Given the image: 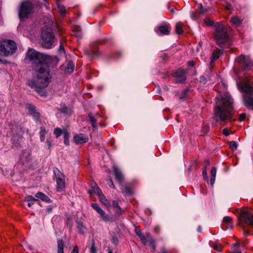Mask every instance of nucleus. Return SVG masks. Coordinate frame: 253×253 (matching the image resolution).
I'll list each match as a JSON object with an SVG mask.
<instances>
[{"label":"nucleus","instance_id":"f257e3e1","mask_svg":"<svg viewBox=\"0 0 253 253\" xmlns=\"http://www.w3.org/2000/svg\"><path fill=\"white\" fill-rule=\"evenodd\" d=\"M27 57L32 63L34 79L28 82V84L42 96L45 95L43 89L45 88L51 81L49 66L57 64L59 60L56 56H51L38 52L33 49H29Z\"/></svg>","mask_w":253,"mask_h":253},{"label":"nucleus","instance_id":"f03ea898","mask_svg":"<svg viewBox=\"0 0 253 253\" xmlns=\"http://www.w3.org/2000/svg\"><path fill=\"white\" fill-rule=\"evenodd\" d=\"M233 103V99L228 96H226L220 101L216 102L214 112L217 121L223 122L228 120L230 122L235 121V119H232Z\"/></svg>","mask_w":253,"mask_h":253},{"label":"nucleus","instance_id":"7ed1b4c3","mask_svg":"<svg viewBox=\"0 0 253 253\" xmlns=\"http://www.w3.org/2000/svg\"><path fill=\"white\" fill-rule=\"evenodd\" d=\"M214 26L215 29L214 40L217 44H223L227 41L228 39L227 29L225 26L220 23H216Z\"/></svg>","mask_w":253,"mask_h":253},{"label":"nucleus","instance_id":"20e7f679","mask_svg":"<svg viewBox=\"0 0 253 253\" xmlns=\"http://www.w3.org/2000/svg\"><path fill=\"white\" fill-rule=\"evenodd\" d=\"M17 49L14 42L11 40H2L0 41V55L8 56L13 54Z\"/></svg>","mask_w":253,"mask_h":253},{"label":"nucleus","instance_id":"39448f33","mask_svg":"<svg viewBox=\"0 0 253 253\" xmlns=\"http://www.w3.org/2000/svg\"><path fill=\"white\" fill-rule=\"evenodd\" d=\"M237 85L240 92H244L246 95L253 96V81L245 77L237 81Z\"/></svg>","mask_w":253,"mask_h":253},{"label":"nucleus","instance_id":"423d86ee","mask_svg":"<svg viewBox=\"0 0 253 253\" xmlns=\"http://www.w3.org/2000/svg\"><path fill=\"white\" fill-rule=\"evenodd\" d=\"M35 5L29 0L23 1L19 10V17L20 19L27 18L34 12Z\"/></svg>","mask_w":253,"mask_h":253},{"label":"nucleus","instance_id":"0eeeda50","mask_svg":"<svg viewBox=\"0 0 253 253\" xmlns=\"http://www.w3.org/2000/svg\"><path fill=\"white\" fill-rule=\"evenodd\" d=\"M42 38L43 40L42 46L46 48H51L54 42V36L52 32L42 30Z\"/></svg>","mask_w":253,"mask_h":253},{"label":"nucleus","instance_id":"6e6552de","mask_svg":"<svg viewBox=\"0 0 253 253\" xmlns=\"http://www.w3.org/2000/svg\"><path fill=\"white\" fill-rule=\"evenodd\" d=\"M53 172L56 177L57 191L62 192L65 188V176L58 169H54Z\"/></svg>","mask_w":253,"mask_h":253},{"label":"nucleus","instance_id":"1a4fd4ad","mask_svg":"<svg viewBox=\"0 0 253 253\" xmlns=\"http://www.w3.org/2000/svg\"><path fill=\"white\" fill-rule=\"evenodd\" d=\"M236 62L244 70H250L253 68V63L248 56L240 55L236 58Z\"/></svg>","mask_w":253,"mask_h":253},{"label":"nucleus","instance_id":"9d476101","mask_svg":"<svg viewBox=\"0 0 253 253\" xmlns=\"http://www.w3.org/2000/svg\"><path fill=\"white\" fill-rule=\"evenodd\" d=\"M11 129L13 132H18V133L15 134L13 135L11 139V141L12 145L14 147H18L23 139L22 134L23 131L22 128L20 126L19 127H17L16 129L14 127H12Z\"/></svg>","mask_w":253,"mask_h":253},{"label":"nucleus","instance_id":"9b49d317","mask_svg":"<svg viewBox=\"0 0 253 253\" xmlns=\"http://www.w3.org/2000/svg\"><path fill=\"white\" fill-rule=\"evenodd\" d=\"M137 235L140 238L142 243L144 245H147V244H149L154 249H155V246L154 244V241L153 239L150 236H147L145 237L140 231H139L137 233Z\"/></svg>","mask_w":253,"mask_h":253},{"label":"nucleus","instance_id":"f8f14e48","mask_svg":"<svg viewBox=\"0 0 253 253\" xmlns=\"http://www.w3.org/2000/svg\"><path fill=\"white\" fill-rule=\"evenodd\" d=\"M186 71L182 69H178L173 73L172 75L176 78L177 82H183L186 79Z\"/></svg>","mask_w":253,"mask_h":253},{"label":"nucleus","instance_id":"ddd939ff","mask_svg":"<svg viewBox=\"0 0 253 253\" xmlns=\"http://www.w3.org/2000/svg\"><path fill=\"white\" fill-rule=\"evenodd\" d=\"M241 217L245 222L250 225H253V214L249 211H244L241 213Z\"/></svg>","mask_w":253,"mask_h":253},{"label":"nucleus","instance_id":"4468645a","mask_svg":"<svg viewBox=\"0 0 253 253\" xmlns=\"http://www.w3.org/2000/svg\"><path fill=\"white\" fill-rule=\"evenodd\" d=\"M88 140V137L82 133L75 134L74 136V141L77 144H83Z\"/></svg>","mask_w":253,"mask_h":253},{"label":"nucleus","instance_id":"2eb2a0df","mask_svg":"<svg viewBox=\"0 0 253 253\" xmlns=\"http://www.w3.org/2000/svg\"><path fill=\"white\" fill-rule=\"evenodd\" d=\"M243 99L244 104L246 107L250 108L253 106V96L244 93L243 95Z\"/></svg>","mask_w":253,"mask_h":253},{"label":"nucleus","instance_id":"dca6fc26","mask_svg":"<svg viewBox=\"0 0 253 253\" xmlns=\"http://www.w3.org/2000/svg\"><path fill=\"white\" fill-rule=\"evenodd\" d=\"M170 25L169 23L161 25L159 27V31L164 35H169L170 31Z\"/></svg>","mask_w":253,"mask_h":253},{"label":"nucleus","instance_id":"f3484780","mask_svg":"<svg viewBox=\"0 0 253 253\" xmlns=\"http://www.w3.org/2000/svg\"><path fill=\"white\" fill-rule=\"evenodd\" d=\"M113 171L114 172L116 180L119 182H121L124 179V176L122 172L116 167L114 168Z\"/></svg>","mask_w":253,"mask_h":253},{"label":"nucleus","instance_id":"a211bd4d","mask_svg":"<svg viewBox=\"0 0 253 253\" xmlns=\"http://www.w3.org/2000/svg\"><path fill=\"white\" fill-rule=\"evenodd\" d=\"M91 190L89 191V193L91 194L92 193H96L97 195L101 193V190L95 182H92L90 184Z\"/></svg>","mask_w":253,"mask_h":253},{"label":"nucleus","instance_id":"6ab92c4d","mask_svg":"<svg viewBox=\"0 0 253 253\" xmlns=\"http://www.w3.org/2000/svg\"><path fill=\"white\" fill-rule=\"evenodd\" d=\"M28 108L30 112V114L36 120H38L40 118V114L35 109V107L31 105H29Z\"/></svg>","mask_w":253,"mask_h":253},{"label":"nucleus","instance_id":"aec40b11","mask_svg":"<svg viewBox=\"0 0 253 253\" xmlns=\"http://www.w3.org/2000/svg\"><path fill=\"white\" fill-rule=\"evenodd\" d=\"M24 201L25 202H28V206L30 207L35 202H39V201L38 199H35L33 196L31 195L27 196L25 197Z\"/></svg>","mask_w":253,"mask_h":253},{"label":"nucleus","instance_id":"412c9836","mask_svg":"<svg viewBox=\"0 0 253 253\" xmlns=\"http://www.w3.org/2000/svg\"><path fill=\"white\" fill-rule=\"evenodd\" d=\"M183 24L181 22H178L176 23L175 25V32L178 34H182L183 33Z\"/></svg>","mask_w":253,"mask_h":253},{"label":"nucleus","instance_id":"4be33fe9","mask_svg":"<svg viewBox=\"0 0 253 253\" xmlns=\"http://www.w3.org/2000/svg\"><path fill=\"white\" fill-rule=\"evenodd\" d=\"M35 197L37 198L41 199V200L46 201V202H47L50 200V199L48 198V196H47L44 193H42V192H38L35 195Z\"/></svg>","mask_w":253,"mask_h":253},{"label":"nucleus","instance_id":"5701e85b","mask_svg":"<svg viewBox=\"0 0 253 253\" xmlns=\"http://www.w3.org/2000/svg\"><path fill=\"white\" fill-rule=\"evenodd\" d=\"M223 221L226 224L227 228H233L232 219L229 216H225Z\"/></svg>","mask_w":253,"mask_h":253},{"label":"nucleus","instance_id":"b1692460","mask_svg":"<svg viewBox=\"0 0 253 253\" xmlns=\"http://www.w3.org/2000/svg\"><path fill=\"white\" fill-rule=\"evenodd\" d=\"M216 173V169H215V168L213 167L211 170V185H213V184L214 183L215 180Z\"/></svg>","mask_w":253,"mask_h":253},{"label":"nucleus","instance_id":"393cba45","mask_svg":"<svg viewBox=\"0 0 253 253\" xmlns=\"http://www.w3.org/2000/svg\"><path fill=\"white\" fill-rule=\"evenodd\" d=\"M47 133L45 128L43 127H41L40 132V138L41 142H43L45 140V135Z\"/></svg>","mask_w":253,"mask_h":253},{"label":"nucleus","instance_id":"a878e982","mask_svg":"<svg viewBox=\"0 0 253 253\" xmlns=\"http://www.w3.org/2000/svg\"><path fill=\"white\" fill-rule=\"evenodd\" d=\"M97 195L99 197L100 201L102 204H103L104 205H106L107 206H108L110 205V203L108 202L107 199L103 195L102 192L100 194H97Z\"/></svg>","mask_w":253,"mask_h":253},{"label":"nucleus","instance_id":"bb28decb","mask_svg":"<svg viewBox=\"0 0 253 253\" xmlns=\"http://www.w3.org/2000/svg\"><path fill=\"white\" fill-rule=\"evenodd\" d=\"M198 10L199 11V15H203L208 11V9L204 7L202 3H199L198 4Z\"/></svg>","mask_w":253,"mask_h":253},{"label":"nucleus","instance_id":"cd10ccee","mask_svg":"<svg viewBox=\"0 0 253 253\" xmlns=\"http://www.w3.org/2000/svg\"><path fill=\"white\" fill-rule=\"evenodd\" d=\"M58 253H64V244L61 240L57 241Z\"/></svg>","mask_w":253,"mask_h":253},{"label":"nucleus","instance_id":"c85d7f7f","mask_svg":"<svg viewBox=\"0 0 253 253\" xmlns=\"http://www.w3.org/2000/svg\"><path fill=\"white\" fill-rule=\"evenodd\" d=\"M100 216L102 218V219L104 221H111L112 219L110 217V216L108 214H107L104 211H103L100 213Z\"/></svg>","mask_w":253,"mask_h":253},{"label":"nucleus","instance_id":"c756f323","mask_svg":"<svg viewBox=\"0 0 253 253\" xmlns=\"http://www.w3.org/2000/svg\"><path fill=\"white\" fill-rule=\"evenodd\" d=\"M74 66L72 62H69L67 64V66L65 69V72L70 74L72 73L74 71Z\"/></svg>","mask_w":253,"mask_h":253},{"label":"nucleus","instance_id":"7c9ffc66","mask_svg":"<svg viewBox=\"0 0 253 253\" xmlns=\"http://www.w3.org/2000/svg\"><path fill=\"white\" fill-rule=\"evenodd\" d=\"M230 22L236 26H239L241 23V20L237 16H233L230 19Z\"/></svg>","mask_w":253,"mask_h":253},{"label":"nucleus","instance_id":"2f4dec72","mask_svg":"<svg viewBox=\"0 0 253 253\" xmlns=\"http://www.w3.org/2000/svg\"><path fill=\"white\" fill-rule=\"evenodd\" d=\"M213 249L215 251L220 252L222 250V245L218 241H215L213 245L211 246Z\"/></svg>","mask_w":253,"mask_h":253},{"label":"nucleus","instance_id":"473e14b6","mask_svg":"<svg viewBox=\"0 0 253 253\" xmlns=\"http://www.w3.org/2000/svg\"><path fill=\"white\" fill-rule=\"evenodd\" d=\"M57 6L59 10V13L62 16H64L66 14V8L64 5L59 4L57 3Z\"/></svg>","mask_w":253,"mask_h":253},{"label":"nucleus","instance_id":"72a5a7b5","mask_svg":"<svg viewBox=\"0 0 253 253\" xmlns=\"http://www.w3.org/2000/svg\"><path fill=\"white\" fill-rule=\"evenodd\" d=\"M91 207L95 210L99 214H100L103 210L100 208L99 205L95 203L91 204Z\"/></svg>","mask_w":253,"mask_h":253},{"label":"nucleus","instance_id":"f704fd0d","mask_svg":"<svg viewBox=\"0 0 253 253\" xmlns=\"http://www.w3.org/2000/svg\"><path fill=\"white\" fill-rule=\"evenodd\" d=\"M64 134V143L66 145H68L69 144V133L67 131H64L63 132Z\"/></svg>","mask_w":253,"mask_h":253},{"label":"nucleus","instance_id":"c9c22d12","mask_svg":"<svg viewBox=\"0 0 253 253\" xmlns=\"http://www.w3.org/2000/svg\"><path fill=\"white\" fill-rule=\"evenodd\" d=\"M88 117L90 119V121L91 123V125L92 127L95 128L96 127V120L94 119L93 115L91 113L88 114Z\"/></svg>","mask_w":253,"mask_h":253},{"label":"nucleus","instance_id":"e433bc0d","mask_svg":"<svg viewBox=\"0 0 253 253\" xmlns=\"http://www.w3.org/2000/svg\"><path fill=\"white\" fill-rule=\"evenodd\" d=\"M54 133L56 137H58L62 133V130L58 127L55 128L54 131Z\"/></svg>","mask_w":253,"mask_h":253},{"label":"nucleus","instance_id":"4c0bfd02","mask_svg":"<svg viewBox=\"0 0 253 253\" xmlns=\"http://www.w3.org/2000/svg\"><path fill=\"white\" fill-rule=\"evenodd\" d=\"M112 206L115 208L117 212L121 211V208L119 206L118 202L117 201H114L112 202Z\"/></svg>","mask_w":253,"mask_h":253},{"label":"nucleus","instance_id":"58836bf2","mask_svg":"<svg viewBox=\"0 0 253 253\" xmlns=\"http://www.w3.org/2000/svg\"><path fill=\"white\" fill-rule=\"evenodd\" d=\"M229 147L232 150H235L237 148V144L235 141H231L229 143Z\"/></svg>","mask_w":253,"mask_h":253},{"label":"nucleus","instance_id":"ea45409f","mask_svg":"<svg viewBox=\"0 0 253 253\" xmlns=\"http://www.w3.org/2000/svg\"><path fill=\"white\" fill-rule=\"evenodd\" d=\"M204 22L206 24V25L209 26H212L214 24L213 21H212V20L209 19V18H206L204 20Z\"/></svg>","mask_w":253,"mask_h":253},{"label":"nucleus","instance_id":"a19ab883","mask_svg":"<svg viewBox=\"0 0 253 253\" xmlns=\"http://www.w3.org/2000/svg\"><path fill=\"white\" fill-rule=\"evenodd\" d=\"M90 252L91 253H96L97 250L95 247V242L94 240L92 241V245L90 248Z\"/></svg>","mask_w":253,"mask_h":253},{"label":"nucleus","instance_id":"79ce46f5","mask_svg":"<svg viewBox=\"0 0 253 253\" xmlns=\"http://www.w3.org/2000/svg\"><path fill=\"white\" fill-rule=\"evenodd\" d=\"M123 192L126 194L129 195L132 193V190L128 187H125Z\"/></svg>","mask_w":253,"mask_h":253},{"label":"nucleus","instance_id":"37998d69","mask_svg":"<svg viewBox=\"0 0 253 253\" xmlns=\"http://www.w3.org/2000/svg\"><path fill=\"white\" fill-rule=\"evenodd\" d=\"M219 57V53L217 51L213 52L212 55V58L213 60H215L216 59L218 58Z\"/></svg>","mask_w":253,"mask_h":253},{"label":"nucleus","instance_id":"c03bdc74","mask_svg":"<svg viewBox=\"0 0 253 253\" xmlns=\"http://www.w3.org/2000/svg\"><path fill=\"white\" fill-rule=\"evenodd\" d=\"M246 115L245 113H242L241 114H240L239 117V121L240 122L244 121L246 118Z\"/></svg>","mask_w":253,"mask_h":253},{"label":"nucleus","instance_id":"a18cd8bd","mask_svg":"<svg viewBox=\"0 0 253 253\" xmlns=\"http://www.w3.org/2000/svg\"><path fill=\"white\" fill-rule=\"evenodd\" d=\"M202 174H203L204 178L205 179H206L207 180H208V174H207L206 168L203 169Z\"/></svg>","mask_w":253,"mask_h":253},{"label":"nucleus","instance_id":"49530a36","mask_svg":"<svg viewBox=\"0 0 253 253\" xmlns=\"http://www.w3.org/2000/svg\"><path fill=\"white\" fill-rule=\"evenodd\" d=\"M108 184L112 188H115V185H114V184L113 183V181H112V180L110 178L109 179H108Z\"/></svg>","mask_w":253,"mask_h":253},{"label":"nucleus","instance_id":"de8ad7c7","mask_svg":"<svg viewBox=\"0 0 253 253\" xmlns=\"http://www.w3.org/2000/svg\"><path fill=\"white\" fill-rule=\"evenodd\" d=\"M46 144H47V146H48V149H50V148L51 147V146H52V142L51 140H50L49 139H47L46 141Z\"/></svg>","mask_w":253,"mask_h":253},{"label":"nucleus","instance_id":"09e8293b","mask_svg":"<svg viewBox=\"0 0 253 253\" xmlns=\"http://www.w3.org/2000/svg\"><path fill=\"white\" fill-rule=\"evenodd\" d=\"M190 17L191 18L193 19V20H195L196 19V14H195L194 12H193V11H191L190 13Z\"/></svg>","mask_w":253,"mask_h":253},{"label":"nucleus","instance_id":"8fccbe9b","mask_svg":"<svg viewBox=\"0 0 253 253\" xmlns=\"http://www.w3.org/2000/svg\"><path fill=\"white\" fill-rule=\"evenodd\" d=\"M223 134L225 136L229 135V130L227 128H225L223 129Z\"/></svg>","mask_w":253,"mask_h":253},{"label":"nucleus","instance_id":"3c124183","mask_svg":"<svg viewBox=\"0 0 253 253\" xmlns=\"http://www.w3.org/2000/svg\"><path fill=\"white\" fill-rule=\"evenodd\" d=\"M61 112L62 113L67 114V113H68V110L67 108H66V107L62 108L61 109Z\"/></svg>","mask_w":253,"mask_h":253},{"label":"nucleus","instance_id":"603ef678","mask_svg":"<svg viewBox=\"0 0 253 253\" xmlns=\"http://www.w3.org/2000/svg\"><path fill=\"white\" fill-rule=\"evenodd\" d=\"M71 253H79V249L77 246H75L73 251H72Z\"/></svg>","mask_w":253,"mask_h":253},{"label":"nucleus","instance_id":"864d4df0","mask_svg":"<svg viewBox=\"0 0 253 253\" xmlns=\"http://www.w3.org/2000/svg\"><path fill=\"white\" fill-rule=\"evenodd\" d=\"M159 253H169L168 251H167L165 248H163L161 249V251Z\"/></svg>","mask_w":253,"mask_h":253},{"label":"nucleus","instance_id":"5fc2aeb1","mask_svg":"<svg viewBox=\"0 0 253 253\" xmlns=\"http://www.w3.org/2000/svg\"><path fill=\"white\" fill-rule=\"evenodd\" d=\"M225 8L226 10H230L231 9V3H228V4H227L225 6Z\"/></svg>","mask_w":253,"mask_h":253},{"label":"nucleus","instance_id":"6e6d98bb","mask_svg":"<svg viewBox=\"0 0 253 253\" xmlns=\"http://www.w3.org/2000/svg\"><path fill=\"white\" fill-rule=\"evenodd\" d=\"M188 64L189 66L193 67L195 65V62L193 61H190L188 62Z\"/></svg>","mask_w":253,"mask_h":253},{"label":"nucleus","instance_id":"4d7b16f0","mask_svg":"<svg viewBox=\"0 0 253 253\" xmlns=\"http://www.w3.org/2000/svg\"><path fill=\"white\" fill-rule=\"evenodd\" d=\"M59 50L60 52H64V51H65L64 47H63V45L61 44L60 45V47H59Z\"/></svg>","mask_w":253,"mask_h":253},{"label":"nucleus","instance_id":"13d9d810","mask_svg":"<svg viewBox=\"0 0 253 253\" xmlns=\"http://www.w3.org/2000/svg\"><path fill=\"white\" fill-rule=\"evenodd\" d=\"M224 2L226 3V4L233 3V0H223Z\"/></svg>","mask_w":253,"mask_h":253},{"label":"nucleus","instance_id":"bf43d9fd","mask_svg":"<svg viewBox=\"0 0 253 253\" xmlns=\"http://www.w3.org/2000/svg\"><path fill=\"white\" fill-rule=\"evenodd\" d=\"M186 94H187V91H184L183 92V95H182V96H181V97H180V99L184 98V96L186 95Z\"/></svg>","mask_w":253,"mask_h":253},{"label":"nucleus","instance_id":"052dcab7","mask_svg":"<svg viewBox=\"0 0 253 253\" xmlns=\"http://www.w3.org/2000/svg\"><path fill=\"white\" fill-rule=\"evenodd\" d=\"M232 253H242L240 250H237L236 251L233 252Z\"/></svg>","mask_w":253,"mask_h":253},{"label":"nucleus","instance_id":"680f3d73","mask_svg":"<svg viewBox=\"0 0 253 253\" xmlns=\"http://www.w3.org/2000/svg\"><path fill=\"white\" fill-rule=\"evenodd\" d=\"M197 230L199 232H201V231H202V229H201V227L200 226H199L198 229H197Z\"/></svg>","mask_w":253,"mask_h":253},{"label":"nucleus","instance_id":"e2e57ef3","mask_svg":"<svg viewBox=\"0 0 253 253\" xmlns=\"http://www.w3.org/2000/svg\"><path fill=\"white\" fill-rule=\"evenodd\" d=\"M205 163H206V167H207V166L208 165H209V160H207V161L205 162Z\"/></svg>","mask_w":253,"mask_h":253},{"label":"nucleus","instance_id":"0e129e2a","mask_svg":"<svg viewBox=\"0 0 253 253\" xmlns=\"http://www.w3.org/2000/svg\"><path fill=\"white\" fill-rule=\"evenodd\" d=\"M44 2H46L48 4L47 0H42Z\"/></svg>","mask_w":253,"mask_h":253},{"label":"nucleus","instance_id":"69168bd1","mask_svg":"<svg viewBox=\"0 0 253 253\" xmlns=\"http://www.w3.org/2000/svg\"><path fill=\"white\" fill-rule=\"evenodd\" d=\"M202 80H204V76H202V77H201V79H202Z\"/></svg>","mask_w":253,"mask_h":253},{"label":"nucleus","instance_id":"338daca9","mask_svg":"<svg viewBox=\"0 0 253 253\" xmlns=\"http://www.w3.org/2000/svg\"><path fill=\"white\" fill-rule=\"evenodd\" d=\"M202 80H204V76H202V77H201V79H202Z\"/></svg>","mask_w":253,"mask_h":253},{"label":"nucleus","instance_id":"774afa93","mask_svg":"<svg viewBox=\"0 0 253 253\" xmlns=\"http://www.w3.org/2000/svg\"><path fill=\"white\" fill-rule=\"evenodd\" d=\"M108 253H112L111 251H110Z\"/></svg>","mask_w":253,"mask_h":253}]
</instances>
